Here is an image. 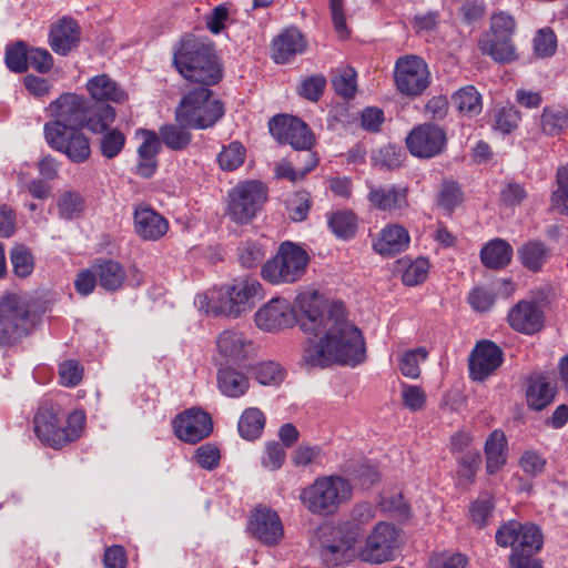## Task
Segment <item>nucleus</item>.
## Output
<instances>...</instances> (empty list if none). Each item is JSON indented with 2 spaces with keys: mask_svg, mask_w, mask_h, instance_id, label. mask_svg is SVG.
<instances>
[{
  "mask_svg": "<svg viewBox=\"0 0 568 568\" xmlns=\"http://www.w3.org/2000/svg\"><path fill=\"white\" fill-rule=\"evenodd\" d=\"M80 36L81 29L77 21L71 18H63L51 27L49 44L55 53L67 55L78 47Z\"/></svg>",
  "mask_w": 568,
  "mask_h": 568,
  "instance_id": "28",
  "label": "nucleus"
},
{
  "mask_svg": "<svg viewBox=\"0 0 568 568\" xmlns=\"http://www.w3.org/2000/svg\"><path fill=\"white\" fill-rule=\"evenodd\" d=\"M125 136L118 129L106 131L100 141V150L104 158H115L124 148Z\"/></svg>",
  "mask_w": 568,
  "mask_h": 568,
  "instance_id": "56",
  "label": "nucleus"
},
{
  "mask_svg": "<svg viewBox=\"0 0 568 568\" xmlns=\"http://www.w3.org/2000/svg\"><path fill=\"white\" fill-rule=\"evenodd\" d=\"M540 126L548 135H558L568 128V110L561 105L545 106L540 116Z\"/></svg>",
  "mask_w": 568,
  "mask_h": 568,
  "instance_id": "40",
  "label": "nucleus"
},
{
  "mask_svg": "<svg viewBox=\"0 0 568 568\" xmlns=\"http://www.w3.org/2000/svg\"><path fill=\"white\" fill-rule=\"evenodd\" d=\"M486 470L494 475L499 471L507 462L508 442L501 429L493 430L485 442Z\"/></svg>",
  "mask_w": 568,
  "mask_h": 568,
  "instance_id": "33",
  "label": "nucleus"
},
{
  "mask_svg": "<svg viewBox=\"0 0 568 568\" xmlns=\"http://www.w3.org/2000/svg\"><path fill=\"white\" fill-rule=\"evenodd\" d=\"M174 435L187 444H197L213 430L211 416L197 407L189 408L175 416L172 423Z\"/></svg>",
  "mask_w": 568,
  "mask_h": 568,
  "instance_id": "19",
  "label": "nucleus"
},
{
  "mask_svg": "<svg viewBox=\"0 0 568 568\" xmlns=\"http://www.w3.org/2000/svg\"><path fill=\"white\" fill-rule=\"evenodd\" d=\"M173 65L186 81L210 87L222 79V67L211 44L183 36L173 51Z\"/></svg>",
  "mask_w": 568,
  "mask_h": 568,
  "instance_id": "3",
  "label": "nucleus"
},
{
  "mask_svg": "<svg viewBox=\"0 0 568 568\" xmlns=\"http://www.w3.org/2000/svg\"><path fill=\"white\" fill-rule=\"evenodd\" d=\"M62 419L58 406L45 403L38 408L33 419L34 433L43 445L59 449L80 438L85 425L84 412L73 410L67 418L65 427Z\"/></svg>",
  "mask_w": 568,
  "mask_h": 568,
  "instance_id": "4",
  "label": "nucleus"
},
{
  "mask_svg": "<svg viewBox=\"0 0 568 568\" xmlns=\"http://www.w3.org/2000/svg\"><path fill=\"white\" fill-rule=\"evenodd\" d=\"M353 496V486L339 475L317 477L300 493V501L313 515L328 516L335 514L339 506L348 503Z\"/></svg>",
  "mask_w": 568,
  "mask_h": 568,
  "instance_id": "5",
  "label": "nucleus"
},
{
  "mask_svg": "<svg viewBox=\"0 0 568 568\" xmlns=\"http://www.w3.org/2000/svg\"><path fill=\"white\" fill-rule=\"evenodd\" d=\"M495 540L503 548L510 547L511 552L536 555L542 547V534L534 524L508 520L496 531Z\"/></svg>",
  "mask_w": 568,
  "mask_h": 568,
  "instance_id": "14",
  "label": "nucleus"
},
{
  "mask_svg": "<svg viewBox=\"0 0 568 568\" xmlns=\"http://www.w3.org/2000/svg\"><path fill=\"white\" fill-rule=\"evenodd\" d=\"M336 302H328L317 291H303L291 305L294 310V322L305 333L317 335L328 325L329 308Z\"/></svg>",
  "mask_w": 568,
  "mask_h": 568,
  "instance_id": "12",
  "label": "nucleus"
},
{
  "mask_svg": "<svg viewBox=\"0 0 568 568\" xmlns=\"http://www.w3.org/2000/svg\"><path fill=\"white\" fill-rule=\"evenodd\" d=\"M264 255L263 247L254 242H245L239 247V261L246 268L257 266L263 261Z\"/></svg>",
  "mask_w": 568,
  "mask_h": 568,
  "instance_id": "61",
  "label": "nucleus"
},
{
  "mask_svg": "<svg viewBox=\"0 0 568 568\" xmlns=\"http://www.w3.org/2000/svg\"><path fill=\"white\" fill-rule=\"evenodd\" d=\"M526 397L530 408L541 410L554 400L555 387L546 377L539 376L530 379Z\"/></svg>",
  "mask_w": 568,
  "mask_h": 568,
  "instance_id": "38",
  "label": "nucleus"
},
{
  "mask_svg": "<svg viewBox=\"0 0 568 568\" xmlns=\"http://www.w3.org/2000/svg\"><path fill=\"white\" fill-rule=\"evenodd\" d=\"M480 464L481 456L478 450L466 452L458 459L457 476L459 485L469 486L473 484Z\"/></svg>",
  "mask_w": 568,
  "mask_h": 568,
  "instance_id": "45",
  "label": "nucleus"
},
{
  "mask_svg": "<svg viewBox=\"0 0 568 568\" xmlns=\"http://www.w3.org/2000/svg\"><path fill=\"white\" fill-rule=\"evenodd\" d=\"M219 354L226 361L242 362L253 353V343L243 332L225 329L216 338Z\"/></svg>",
  "mask_w": 568,
  "mask_h": 568,
  "instance_id": "27",
  "label": "nucleus"
},
{
  "mask_svg": "<svg viewBox=\"0 0 568 568\" xmlns=\"http://www.w3.org/2000/svg\"><path fill=\"white\" fill-rule=\"evenodd\" d=\"M216 384L221 394L230 398H240L244 396L250 388L248 377L243 372L232 366L219 368Z\"/></svg>",
  "mask_w": 568,
  "mask_h": 568,
  "instance_id": "34",
  "label": "nucleus"
},
{
  "mask_svg": "<svg viewBox=\"0 0 568 568\" xmlns=\"http://www.w3.org/2000/svg\"><path fill=\"white\" fill-rule=\"evenodd\" d=\"M224 115L223 103L207 87L186 92L175 109L178 124L192 130L212 128Z\"/></svg>",
  "mask_w": 568,
  "mask_h": 568,
  "instance_id": "6",
  "label": "nucleus"
},
{
  "mask_svg": "<svg viewBox=\"0 0 568 568\" xmlns=\"http://www.w3.org/2000/svg\"><path fill=\"white\" fill-rule=\"evenodd\" d=\"M430 568H466L468 557L462 552L440 551L432 555Z\"/></svg>",
  "mask_w": 568,
  "mask_h": 568,
  "instance_id": "57",
  "label": "nucleus"
},
{
  "mask_svg": "<svg viewBox=\"0 0 568 568\" xmlns=\"http://www.w3.org/2000/svg\"><path fill=\"white\" fill-rule=\"evenodd\" d=\"M557 189L551 194V205L560 214L568 215V163L556 174Z\"/></svg>",
  "mask_w": 568,
  "mask_h": 568,
  "instance_id": "47",
  "label": "nucleus"
},
{
  "mask_svg": "<svg viewBox=\"0 0 568 568\" xmlns=\"http://www.w3.org/2000/svg\"><path fill=\"white\" fill-rule=\"evenodd\" d=\"M48 112L54 120L44 124V133L82 128L88 112V100L75 93H63L48 106Z\"/></svg>",
  "mask_w": 568,
  "mask_h": 568,
  "instance_id": "15",
  "label": "nucleus"
},
{
  "mask_svg": "<svg viewBox=\"0 0 568 568\" xmlns=\"http://www.w3.org/2000/svg\"><path fill=\"white\" fill-rule=\"evenodd\" d=\"M463 202L459 186L453 181H444L437 195V204L446 213L450 214Z\"/></svg>",
  "mask_w": 568,
  "mask_h": 568,
  "instance_id": "52",
  "label": "nucleus"
},
{
  "mask_svg": "<svg viewBox=\"0 0 568 568\" xmlns=\"http://www.w3.org/2000/svg\"><path fill=\"white\" fill-rule=\"evenodd\" d=\"M316 536L315 547L325 566L336 567L359 559L358 544L337 526L320 527Z\"/></svg>",
  "mask_w": 568,
  "mask_h": 568,
  "instance_id": "10",
  "label": "nucleus"
},
{
  "mask_svg": "<svg viewBox=\"0 0 568 568\" xmlns=\"http://www.w3.org/2000/svg\"><path fill=\"white\" fill-rule=\"evenodd\" d=\"M317 342L310 339L303 359L310 366L325 367L333 362L356 366L364 362L366 349L362 332L347 318L343 302L329 308L328 325Z\"/></svg>",
  "mask_w": 568,
  "mask_h": 568,
  "instance_id": "1",
  "label": "nucleus"
},
{
  "mask_svg": "<svg viewBox=\"0 0 568 568\" xmlns=\"http://www.w3.org/2000/svg\"><path fill=\"white\" fill-rule=\"evenodd\" d=\"M516 22L505 12L495 13L490 20L489 31L483 33L478 40L479 50L496 62H511L516 59V49L513 42Z\"/></svg>",
  "mask_w": 568,
  "mask_h": 568,
  "instance_id": "8",
  "label": "nucleus"
},
{
  "mask_svg": "<svg viewBox=\"0 0 568 568\" xmlns=\"http://www.w3.org/2000/svg\"><path fill=\"white\" fill-rule=\"evenodd\" d=\"M310 263V256L298 245L284 242L276 255L262 267V277L271 284L294 283L302 278Z\"/></svg>",
  "mask_w": 568,
  "mask_h": 568,
  "instance_id": "7",
  "label": "nucleus"
},
{
  "mask_svg": "<svg viewBox=\"0 0 568 568\" xmlns=\"http://www.w3.org/2000/svg\"><path fill=\"white\" fill-rule=\"evenodd\" d=\"M265 426V416L256 407L246 408L239 420L237 429L242 438L254 440L258 438Z\"/></svg>",
  "mask_w": 568,
  "mask_h": 568,
  "instance_id": "39",
  "label": "nucleus"
},
{
  "mask_svg": "<svg viewBox=\"0 0 568 568\" xmlns=\"http://www.w3.org/2000/svg\"><path fill=\"white\" fill-rule=\"evenodd\" d=\"M513 256L511 246L503 240H493L480 251V258L485 266L499 270L507 266Z\"/></svg>",
  "mask_w": 568,
  "mask_h": 568,
  "instance_id": "37",
  "label": "nucleus"
},
{
  "mask_svg": "<svg viewBox=\"0 0 568 568\" xmlns=\"http://www.w3.org/2000/svg\"><path fill=\"white\" fill-rule=\"evenodd\" d=\"M507 322L514 331L534 335L542 329L545 313L536 301L521 300L509 310Z\"/></svg>",
  "mask_w": 568,
  "mask_h": 568,
  "instance_id": "21",
  "label": "nucleus"
},
{
  "mask_svg": "<svg viewBox=\"0 0 568 568\" xmlns=\"http://www.w3.org/2000/svg\"><path fill=\"white\" fill-rule=\"evenodd\" d=\"M402 399L406 408L412 412L422 410L426 405V393L416 385L402 384Z\"/></svg>",
  "mask_w": 568,
  "mask_h": 568,
  "instance_id": "59",
  "label": "nucleus"
},
{
  "mask_svg": "<svg viewBox=\"0 0 568 568\" xmlns=\"http://www.w3.org/2000/svg\"><path fill=\"white\" fill-rule=\"evenodd\" d=\"M520 122L519 111L513 106H500L494 111V129L503 134L511 133Z\"/></svg>",
  "mask_w": 568,
  "mask_h": 568,
  "instance_id": "49",
  "label": "nucleus"
},
{
  "mask_svg": "<svg viewBox=\"0 0 568 568\" xmlns=\"http://www.w3.org/2000/svg\"><path fill=\"white\" fill-rule=\"evenodd\" d=\"M52 131L44 133L45 141L52 149L65 154L74 163H82L90 158V141L82 132V128Z\"/></svg>",
  "mask_w": 568,
  "mask_h": 568,
  "instance_id": "20",
  "label": "nucleus"
},
{
  "mask_svg": "<svg viewBox=\"0 0 568 568\" xmlns=\"http://www.w3.org/2000/svg\"><path fill=\"white\" fill-rule=\"evenodd\" d=\"M503 363V351L490 341L478 342L469 358V373L474 381H484Z\"/></svg>",
  "mask_w": 568,
  "mask_h": 568,
  "instance_id": "24",
  "label": "nucleus"
},
{
  "mask_svg": "<svg viewBox=\"0 0 568 568\" xmlns=\"http://www.w3.org/2000/svg\"><path fill=\"white\" fill-rule=\"evenodd\" d=\"M303 34L295 28L285 29L273 41V59L276 63H286L305 50Z\"/></svg>",
  "mask_w": 568,
  "mask_h": 568,
  "instance_id": "31",
  "label": "nucleus"
},
{
  "mask_svg": "<svg viewBox=\"0 0 568 568\" xmlns=\"http://www.w3.org/2000/svg\"><path fill=\"white\" fill-rule=\"evenodd\" d=\"M194 459L203 469L213 470L220 464L221 453L216 445L207 443L195 450Z\"/></svg>",
  "mask_w": 568,
  "mask_h": 568,
  "instance_id": "62",
  "label": "nucleus"
},
{
  "mask_svg": "<svg viewBox=\"0 0 568 568\" xmlns=\"http://www.w3.org/2000/svg\"><path fill=\"white\" fill-rule=\"evenodd\" d=\"M34 321L29 305L14 294L6 295L0 301V326L16 342L27 336L33 328Z\"/></svg>",
  "mask_w": 568,
  "mask_h": 568,
  "instance_id": "17",
  "label": "nucleus"
},
{
  "mask_svg": "<svg viewBox=\"0 0 568 568\" xmlns=\"http://www.w3.org/2000/svg\"><path fill=\"white\" fill-rule=\"evenodd\" d=\"M190 128L182 126L181 124H165L160 128V136L162 142L171 150H184L192 140L189 132Z\"/></svg>",
  "mask_w": 568,
  "mask_h": 568,
  "instance_id": "43",
  "label": "nucleus"
},
{
  "mask_svg": "<svg viewBox=\"0 0 568 568\" xmlns=\"http://www.w3.org/2000/svg\"><path fill=\"white\" fill-rule=\"evenodd\" d=\"M133 220L135 233L144 241H158L169 230L168 220L146 204L135 206Z\"/></svg>",
  "mask_w": 568,
  "mask_h": 568,
  "instance_id": "26",
  "label": "nucleus"
},
{
  "mask_svg": "<svg viewBox=\"0 0 568 568\" xmlns=\"http://www.w3.org/2000/svg\"><path fill=\"white\" fill-rule=\"evenodd\" d=\"M398 546V530L387 521H378L366 536L365 544L358 548L359 559L369 564H383L394 557Z\"/></svg>",
  "mask_w": 568,
  "mask_h": 568,
  "instance_id": "16",
  "label": "nucleus"
},
{
  "mask_svg": "<svg viewBox=\"0 0 568 568\" xmlns=\"http://www.w3.org/2000/svg\"><path fill=\"white\" fill-rule=\"evenodd\" d=\"M406 145L412 155L430 159L445 151L447 134L443 128L436 124H419L407 135Z\"/></svg>",
  "mask_w": 568,
  "mask_h": 568,
  "instance_id": "18",
  "label": "nucleus"
},
{
  "mask_svg": "<svg viewBox=\"0 0 568 568\" xmlns=\"http://www.w3.org/2000/svg\"><path fill=\"white\" fill-rule=\"evenodd\" d=\"M494 510V503L490 496L479 497L470 505V517L479 528L487 525L488 518Z\"/></svg>",
  "mask_w": 568,
  "mask_h": 568,
  "instance_id": "64",
  "label": "nucleus"
},
{
  "mask_svg": "<svg viewBox=\"0 0 568 568\" xmlns=\"http://www.w3.org/2000/svg\"><path fill=\"white\" fill-rule=\"evenodd\" d=\"M59 216L64 220L77 217L83 209V200L79 193L65 191L58 199Z\"/></svg>",
  "mask_w": 568,
  "mask_h": 568,
  "instance_id": "53",
  "label": "nucleus"
},
{
  "mask_svg": "<svg viewBox=\"0 0 568 568\" xmlns=\"http://www.w3.org/2000/svg\"><path fill=\"white\" fill-rule=\"evenodd\" d=\"M257 382L262 385H276L284 379V371L278 363L265 361L254 367Z\"/></svg>",
  "mask_w": 568,
  "mask_h": 568,
  "instance_id": "54",
  "label": "nucleus"
},
{
  "mask_svg": "<svg viewBox=\"0 0 568 568\" xmlns=\"http://www.w3.org/2000/svg\"><path fill=\"white\" fill-rule=\"evenodd\" d=\"M248 530L262 544L274 546L278 544L284 536V528L278 515L266 507H258L251 515Z\"/></svg>",
  "mask_w": 568,
  "mask_h": 568,
  "instance_id": "23",
  "label": "nucleus"
},
{
  "mask_svg": "<svg viewBox=\"0 0 568 568\" xmlns=\"http://www.w3.org/2000/svg\"><path fill=\"white\" fill-rule=\"evenodd\" d=\"M268 129L278 143L290 144L296 151H304L302 155L305 166H296L294 161H282L276 165V176L292 183L303 180L318 164V156L312 151L315 138L308 125L296 116L280 114L270 120Z\"/></svg>",
  "mask_w": 568,
  "mask_h": 568,
  "instance_id": "2",
  "label": "nucleus"
},
{
  "mask_svg": "<svg viewBox=\"0 0 568 568\" xmlns=\"http://www.w3.org/2000/svg\"><path fill=\"white\" fill-rule=\"evenodd\" d=\"M394 82L403 95L415 98L423 94L430 84L427 63L413 54L399 57L394 67Z\"/></svg>",
  "mask_w": 568,
  "mask_h": 568,
  "instance_id": "13",
  "label": "nucleus"
},
{
  "mask_svg": "<svg viewBox=\"0 0 568 568\" xmlns=\"http://www.w3.org/2000/svg\"><path fill=\"white\" fill-rule=\"evenodd\" d=\"M332 84L336 93L345 99H351L356 92V72L352 67H343L333 77Z\"/></svg>",
  "mask_w": 568,
  "mask_h": 568,
  "instance_id": "51",
  "label": "nucleus"
},
{
  "mask_svg": "<svg viewBox=\"0 0 568 568\" xmlns=\"http://www.w3.org/2000/svg\"><path fill=\"white\" fill-rule=\"evenodd\" d=\"M98 284L105 291L114 292L122 287L126 273L124 267L116 261L99 258L94 263Z\"/></svg>",
  "mask_w": 568,
  "mask_h": 568,
  "instance_id": "35",
  "label": "nucleus"
},
{
  "mask_svg": "<svg viewBox=\"0 0 568 568\" xmlns=\"http://www.w3.org/2000/svg\"><path fill=\"white\" fill-rule=\"evenodd\" d=\"M115 116V110L110 104H92L88 101V112L82 122V129L87 128L93 133H102L114 122Z\"/></svg>",
  "mask_w": 568,
  "mask_h": 568,
  "instance_id": "36",
  "label": "nucleus"
},
{
  "mask_svg": "<svg viewBox=\"0 0 568 568\" xmlns=\"http://www.w3.org/2000/svg\"><path fill=\"white\" fill-rule=\"evenodd\" d=\"M254 321L265 332L287 328L294 324V310L285 298L275 297L257 310Z\"/></svg>",
  "mask_w": 568,
  "mask_h": 568,
  "instance_id": "22",
  "label": "nucleus"
},
{
  "mask_svg": "<svg viewBox=\"0 0 568 568\" xmlns=\"http://www.w3.org/2000/svg\"><path fill=\"white\" fill-rule=\"evenodd\" d=\"M369 204L383 212H397L408 207V187L400 184L368 186Z\"/></svg>",
  "mask_w": 568,
  "mask_h": 568,
  "instance_id": "25",
  "label": "nucleus"
},
{
  "mask_svg": "<svg viewBox=\"0 0 568 568\" xmlns=\"http://www.w3.org/2000/svg\"><path fill=\"white\" fill-rule=\"evenodd\" d=\"M267 199L266 186L255 180L237 183L227 194V214L239 224L250 223Z\"/></svg>",
  "mask_w": 568,
  "mask_h": 568,
  "instance_id": "9",
  "label": "nucleus"
},
{
  "mask_svg": "<svg viewBox=\"0 0 568 568\" xmlns=\"http://www.w3.org/2000/svg\"><path fill=\"white\" fill-rule=\"evenodd\" d=\"M427 356L428 351L423 346L405 352L398 361L400 373L408 378H418L420 375L419 364L425 362Z\"/></svg>",
  "mask_w": 568,
  "mask_h": 568,
  "instance_id": "44",
  "label": "nucleus"
},
{
  "mask_svg": "<svg viewBox=\"0 0 568 568\" xmlns=\"http://www.w3.org/2000/svg\"><path fill=\"white\" fill-rule=\"evenodd\" d=\"M409 234L407 230L398 224H392L384 227L378 240L374 243V250L381 255H396L405 251L409 245Z\"/></svg>",
  "mask_w": 568,
  "mask_h": 568,
  "instance_id": "32",
  "label": "nucleus"
},
{
  "mask_svg": "<svg viewBox=\"0 0 568 568\" xmlns=\"http://www.w3.org/2000/svg\"><path fill=\"white\" fill-rule=\"evenodd\" d=\"M429 263L424 257L412 262L403 273V283L407 286H415L423 283L428 274Z\"/></svg>",
  "mask_w": 568,
  "mask_h": 568,
  "instance_id": "58",
  "label": "nucleus"
},
{
  "mask_svg": "<svg viewBox=\"0 0 568 568\" xmlns=\"http://www.w3.org/2000/svg\"><path fill=\"white\" fill-rule=\"evenodd\" d=\"M261 291L260 282L253 277L234 278L220 291L217 305L213 311L215 314L239 317L254 306V298L260 296Z\"/></svg>",
  "mask_w": 568,
  "mask_h": 568,
  "instance_id": "11",
  "label": "nucleus"
},
{
  "mask_svg": "<svg viewBox=\"0 0 568 568\" xmlns=\"http://www.w3.org/2000/svg\"><path fill=\"white\" fill-rule=\"evenodd\" d=\"M452 100L463 114L475 116L481 112V97L474 85L460 88L453 94Z\"/></svg>",
  "mask_w": 568,
  "mask_h": 568,
  "instance_id": "42",
  "label": "nucleus"
},
{
  "mask_svg": "<svg viewBox=\"0 0 568 568\" xmlns=\"http://www.w3.org/2000/svg\"><path fill=\"white\" fill-rule=\"evenodd\" d=\"M10 261L14 274L21 278L31 275L34 270V257L23 245H16L12 247L10 251Z\"/></svg>",
  "mask_w": 568,
  "mask_h": 568,
  "instance_id": "48",
  "label": "nucleus"
},
{
  "mask_svg": "<svg viewBox=\"0 0 568 568\" xmlns=\"http://www.w3.org/2000/svg\"><path fill=\"white\" fill-rule=\"evenodd\" d=\"M326 87L324 75H313L303 80L298 87V94L310 101L316 102L323 94Z\"/></svg>",
  "mask_w": 568,
  "mask_h": 568,
  "instance_id": "63",
  "label": "nucleus"
},
{
  "mask_svg": "<svg viewBox=\"0 0 568 568\" xmlns=\"http://www.w3.org/2000/svg\"><path fill=\"white\" fill-rule=\"evenodd\" d=\"M6 64L12 72L21 73L28 69V48L23 41L6 50Z\"/></svg>",
  "mask_w": 568,
  "mask_h": 568,
  "instance_id": "55",
  "label": "nucleus"
},
{
  "mask_svg": "<svg viewBox=\"0 0 568 568\" xmlns=\"http://www.w3.org/2000/svg\"><path fill=\"white\" fill-rule=\"evenodd\" d=\"M375 516L376 509L372 504L358 503L351 509L348 519L336 526L358 544L366 532V527L375 519Z\"/></svg>",
  "mask_w": 568,
  "mask_h": 568,
  "instance_id": "29",
  "label": "nucleus"
},
{
  "mask_svg": "<svg viewBox=\"0 0 568 568\" xmlns=\"http://www.w3.org/2000/svg\"><path fill=\"white\" fill-rule=\"evenodd\" d=\"M311 196L305 191L296 192L287 202V211L290 217L295 222L304 221L310 212Z\"/></svg>",
  "mask_w": 568,
  "mask_h": 568,
  "instance_id": "60",
  "label": "nucleus"
},
{
  "mask_svg": "<svg viewBox=\"0 0 568 568\" xmlns=\"http://www.w3.org/2000/svg\"><path fill=\"white\" fill-rule=\"evenodd\" d=\"M85 89L97 102L123 104L129 100L128 92L108 74H99L88 80Z\"/></svg>",
  "mask_w": 568,
  "mask_h": 568,
  "instance_id": "30",
  "label": "nucleus"
},
{
  "mask_svg": "<svg viewBox=\"0 0 568 568\" xmlns=\"http://www.w3.org/2000/svg\"><path fill=\"white\" fill-rule=\"evenodd\" d=\"M518 255L525 267L537 272L549 257V248L540 241H529L519 247Z\"/></svg>",
  "mask_w": 568,
  "mask_h": 568,
  "instance_id": "41",
  "label": "nucleus"
},
{
  "mask_svg": "<svg viewBox=\"0 0 568 568\" xmlns=\"http://www.w3.org/2000/svg\"><path fill=\"white\" fill-rule=\"evenodd\" d=\"M245 160V149L240 142H231L223 146L217 155L220 168L223 171H234L239 169Z\"/></svg>",
  "mask_w": 568,
  "mask_h": 568,
  "instance_id": "50",
  "label": "nucleus"
},
{
  "mask_svg": "<svg viewBox=\"0 0 568 568\" xmlns=\"http://www.w3.org/2000/svg\"><path fill=\"white\" fill-rule=\"evenodd\" d=\"M332 232L342 239H349L356 232V216L349 211H337L328 217Z\"/></svg>",
  "mask_w": 568,
  "mask_h": 568,
  "instance_id": "46",
  "label": "nucleus"
}]
</instances>
